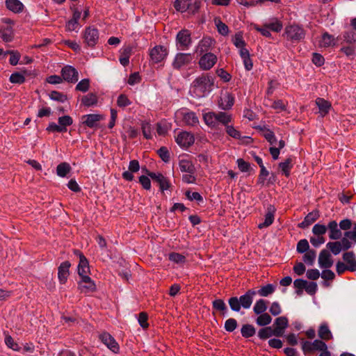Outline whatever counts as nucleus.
Masks as SVG:
<instances>
[{
	"instance_id": "nucleus-1",
	"label": "nucleus",
	"mask_w": 356,
	"mask_h": 356,
	"mask_svg": "<svg viewBox=\"0 0 356 356\" xmlns=\"http://www.w3.org/2000/svg\"><path fill=\"white\" fill-rule=\"evenodd\" d=\"M214 79L209 74H202L191 83L190 94L192 97L200 99L207 97L213 89Z\"/></svg>"
},
{
	"instance_id": "nucleus-2",
	"label": "nucleus",
	"mask_w": 356,
	"mask_h": 356,
	"mask_svg": "<svg viewBox=\"0 0 356 356\" xmlns=\"http://www.w3.org/2000/svg\"><path fill=\"white\" fill-rule=\"evenodd\" d=\"M256 294V291L249 289L239 298L233 296L229 298L228 304L233 312H239L241 308L248 309L250 308Z\"/></svg>"
},
{
	"instance_id": "nucleus-3",
	"label": "nucleus",
	"mask_w": 356,
	"mask_h": 356,
	"mask_svg": "<svg viewBox=\"0 0 356 356\" xmlns=\"http://www.w3.org/2000/svg\"><path fill=\"white\" fill-rule=\"evenodd\" d=\"M175 122L179 125L195 127L199 124L196 113L187 108H181L175 112Z\"/></svg>"
},
{
	"instance_id": "nucleus-4",
	"label": "nucleus",
	"mask_w": 356,
	"mask_h": 356,
	"mask_svg": "<svg viewBox=\"0 0 356 356\" xmlns=\"http://www.w3.org/2000/svg\"><path fill=\"white\" fill-rule=\"evenodd\" d=\"M303 27L296 24L287 25L284 29V36L292 42H299L305 37Z\"/></svg>"
},
{
	"instance_id": "nucleus-5",
	"label": "nucleus",
	"mask_w": 356,
	"mask_h": 356,
	"mask_svg": "<svg viewBox=\"0 0 356 356\" xmlns=\"http://www.w3.org/2000/svg\"><path fill=\"white\" fill-rule=\"evenodd\" d=\"M200 6V2L193 0H176L174 3V7L176 10L184 13L188 11L189 13L195 14L198 11Z\"/></svg>"
},
{
	"instance_id": "nucleus-6",
	"label": "nucleus",
	"mask_w": 356,
	"mask_h": 356,
	"mask_svg": "<svg viewBox=\"0 0 356 356\" xmlns=\"http://www.w3.org/2000/svg\"><path fill=\"white\" fill-rule=\"evenodd\" d=\"M192 43L191 32L187 29L179 31L176 36V45L178 49L186 50Z\"/></svg>"
},
{
	"instance_id": "nucleus-7",
	"label": "nucleus",
	"mask_w": 356,
	"mask_h": 356,
	"mask_svg": "<svg viewBox=\"0 0 356 356\" xmlns=\"http://www.w3.org/2000/svg\"><path fill=\"white\" fill-rule=\"evenodd\" d=\"M323 341L322 339H315L314 341H304L302 343V350L305 353L326 350L327 346Z\"/></svg>"
},
{
	"instance_id": "nucleus-8",
	"label": "nucleus",
	"mask_w": 356,
	"mask_h": 356,
	"mask_svg": "<svg viewBox=\"0 0 356 356\" xmlns=\"http://www.w3.org/2000/svg\"><path fill=\"white\" fill-rule=\"evenodd\" d=\"M168 55V49L162 45H156L149 51L150 60L154 63L163 61Z\"/></svg>"
},
{
	"instance_id": "nucleus-9",
	"label": "nucleus",
	"mask_w": 356,
	"mask_h": 356,
	"mask_svg": "<svg viewBox=\"0 0 356 356\" xmlns=\"http://www.w3.org/2000/svg\"><path fill=\"white\" fill-rule=\"evenodd\" d=\"M85 43L90 47H95L99 41V31L94 26L87 27L83 32Z\"/></svg>"
},
{
	"instance_id": "nucleus-10",
	"label": "nucleus",
	"mask_w": 356,
	"mask_h": 356,
	"mask_svg": "<svg viewBox=\"0 0 356 356\" xmlns=\"http://www.w3.org/2000/svg\"><path fill=\"white\" fill-rule=\"evenodd\" d=\"M193 60V56L191 54L177 53L172 63V67L179 70L182 67L191 64Z\"/></svg>"
},
{
	"instance_id": "nucleus-11",
	"label": "nucleus",
	"mask_w": 356,
	"mask_h": 356,
	"mask_svg": "<svg viewBox=\"0 0 356 356\" xmlns=\"http://www.w3.org/2000/svg\"><path fill=\"white\" fill-rule=\"evenodd\" d=\"M218 60L217 56L211 52L204 53L200 57L198 64L202 70L211 69Z\"/></svg>"
},
{
	"instance_id": "nucleus-12",
	"label": "nucleus",
	"mask_w": 356,
	"mask_h": 356,
	"mask_svg": "<svg viewBox=\"0 0 356 356\" xmlns=\"http://www.w3.org/2000/svg\"><path fill=\"white\" fill-rule=\"evenodd\" d=\"M175 140L180 147H188L194 143L195 138L193 134L184 131L178 134Z\"/></svg>"
},
{
	"instance_id": "nucleus-13",
	"label": "nucleus",
	"mask_w": 356,
	"mask_h": 356,
	"mask_svg": "<svg viewBox=\"0 0 356 356\" xmlns=\"http://www.w3.org/2000/svg\"><path fill=\"white\" fill-rule=\"evenodd\" d=\"M61 76L63 80L69 83H76L79 79L77 70L71 65H66L62 68Z\"/></svg>"
},
{
	"instance_id": "nucleus-14",
	"label": "nucleus",
	"mask_w": 356,
	"mask_h": 356,
	"mask_svg": "<svg viewBox=\"0 0 356 356\" xmlns=\"http://www.w3.org/2000/svg\"><path fill=\"white\" fill-rule=\"evenodd\" d=\"M102 342L112 352L117 353L119 352L120 347L115 339L108 332H104L99 335Z\"/></svg>"
},
{
	"instance_id": "nucleus-15",
	"label": "nucleus",
	"mask_w": 356,
	"mask_h": 356,
	"mask_svg": "<svg viewBox=\"0 0 356 356\" xmlns=\"http://www.w3.org/2000/svg\"><path fill=\"white\" fill-rule=\"evenodd\" d=\"M79 289L83 293L94 292L96 290V285L88 275L83 276L79 282Z\"/></svg>"
},
{
	"instance_id": "nucleus-16",
	"label": "nucleus",
	"mask_w": 356,
	"mask_h": 356,
	"mask_svg": "<svg viewBox=\"0 0 356 356\" xmlns=\"http://www.w3.org/2000/svg\"><path fill=\"white\" fill-rule=\"evenodd\" d=\"M104 119V115L100 114H88L81 117V122L89 128H94Z\"/></svg>"
},
{
	"instance_id": "nucleus-17",
	"label": "nucleus",
	"mask_w": 356,
	"mask_h": 356,
	"mask_svg": "<svg viewBox=\"0 0 356 356\" xmlns=\"http://www.w3.org/2000/svg\"><path fill=\"white\" fill-rule=\"evenodd\" d=\"M234 98L233 95L227 92H222L218 101L219 107L223 110L229 109L234 104Z\"/></svg>"
},
{
	"instance_id": "nucleus-18",
	"label": "nucleus",
	"mask_w": 356,
	"mask_h": 356,
	"mask_svg": "<svg viewBox=\"0 0 356 356\" xmlns=\"http://www.w3.org/2000/svg\"><path fill=\"white\" fill-rule=\"evenodd\" d=\"M148 176L151 177L154 181H156L159 185L160 190L164 191L168 190L170 187V184L168 179L164 177L161 173L148 172Z\"/></svg>"
},
{
	"instance_id": "nucleus-19",
	"label": "nucleus",
	"mask_w": 356,
	"mask_h": 356,
	"mask_svg": "<svg viewBox=\"0 0 356 356\" xmlns=\"http://www.w3.org/2000/svg\"><path fill=\"white\" fill-rule=\"evenodd\" d=\"M75 254L79 257V264L78 265V273L81 277L83 276H88V273L90 271L89 264L86 257L79 250L75 252Z\"/></svg>"
},
{
	"instance_id": "nucleus-20",
	"label": "nucleus",
	"mask_w": 356,
	"mask_h": 356,
	"mask_svg": "<svg viewBox=\"0 0 356 356\" xmlns=\"http://www.w3.org/2000/svg\"><path fill=\"white\" fill-rule=\"evenodd\" d=\"M318 264L321 268H330L332 266L333 260L328 250H321L318 256Z\"/></svg>"
},
{
	"instance_id": "nucleus-21",
	"label": "nucleus",
	"mask_w": 356,
	"mask_h": 356,
	"mask_svg": "<svg viewBox=\"0 0 356 356\" xmlns=\"http://www.w3.org/2000/svg\"><path fill=\"white\" fill-rule=\"evenodd\" d=\"M274 324V336L280 337L283 334L284 329L288 327L289 322L286 317L280 316L275 319Z\"/></svg>"
},
{
	"instance_id": "nucleus-22",
	"label": "nucleus",
	"mask_w": 356,
	"mask_h": 356,
	"mask_svg": "<svg viewBox=\"0 0 356 356\" xmlns=\"http://www.w3.org/2000/svg\"><path fill=\"white\" fill-rule=\"evenodd\" d=\"M214 44V40L210 37H204L196 47V52L200 54L208 53L211 46Z\"/></svg>"
},
{
	"instance_id": "nucleus-23",
	"label": "nucleus",
	"mask_w": 356,
	"mask_h": 356,
	"mask_svg": "<svg viewBox=\"0 0 356 356\" xmlns=\"http://www.w3.org/2000/svg\"><path fill=\"white\" fill-rule=\"evenodd\" d=\"M315 102L318 108V113L321 117L325 116L330 112L332 107L330 102L321 97L316 98Z\"/></svg>"
},
{
	"instance_id": "nucleus-24",
	"label": "nucleus",
	"mask_w": 356,
	"mask_h": 356,
	"mask_svg": "<svg viewBox=\"0 0 356 356\" xmlns=\"http://www.w3.org/2000/svg\"><path fill=\"white\" fill-rule=\"evenodd\" d=\"M329 229V238L332 240H337L339 239L342 233L340 228L338 227V224L337 221L332 220L328 223L327 227Z\"/></svg>"
},
{
	"instance_id": "nucleus-25",
	"label": "nucleus",
	"mask_w": 356,
	"mask_h": 356,
	"mask_svg": "<svg viewBox=\"0 0 356 356\" xmlns=\"http://www.w3.org/2000/svg\"><path fill=\"white\" fill-rule=\"evenodd\" d=\"M337 38H335L332 35L329 34L327 32L323 33L321 40H319V45L321 47L327 48L333 47L337 44Z\"/></svg>"
},
{
	"instance_id": "nucleus-26",
	"label": "nucleus",
	"mask_w": 356,
	"mask_h": 356,
	"mask_svg": "<svg viewBox=\"0 0 356 356\" xmlns=\"http://www.w3.org/2000/svg\"><path fill=\"white\" fill-rule=\"evenodd\" d=\"M318 336L321 339L324 341L332 339L333 335L327 323L323 322L320 325L318 330Z\"/></svg>"
},
{
	"instance_id": "nucleus-27",
	"label": "nucleus",
	"mask_w": 356,
	"mask_h": 356,
	"mask_svg": "<svg viewBox=\"0 0 356 356\" xmlns=\"http://www.w3.org/2000/svg\"><path fill=\"white\" fill-rule=\"evenodd\" d=\"M71 264L69 261H65L60 264L58 267V276L61 283H65L69 275V268Z\"/></svg>"
},
{
	"instance_id": "nucleus-28",
	"label": "nucleus",
	"mask_w": 356,
	"mask_h": 356,
	"mask_svg": "<svg viewBox=\"0 0 356 356\" xmlns=\"http://www.w3.org/2000/svg\"><path fill=\"white\" fill-rule=\"evenodd\" d=\"M319 218L318 211L314 210L309 213L305 217L304 220L298 225L300 228H306L310 225L314 223Z\"/></svg>"
},
{
	"instance_id": "nucleus-29",
	"label": "nucleus",
	"mask_w": 356,
	"mask_h": 356,
	"mask_svg": "<svg viewBox=\"0 0 356 356\" xmlns=\"http://www.w3.org/2000/svg\"><path fill=\"white\" fill-rule=\"evenodd\" d=\"M343 259L345 261L346 265L349 268V271H356V257L355 253L353 251L343 253Z\"/></svg>"
},
{
	"instance_id": "nucleus-30",
	"label": "nucleus",
	"mask_w": 356,
	"mask_h": 356,
	"mask_svg": "<svg viewBox=\"0 0 356 356\" xmlns=\"http://www.w3.org/2000/svg\"><path fill=\"white\" fill-rule=\"evenodd\" d=\"M274 213L275 208L272 206H269L267 209V212L265 215L264 221L258 225L259 229H263L269 227L273 224L274 221Z\"/></svg>"
},
{
	"instance_id": "nucleus-31",
	"label": "nucleus",
	"mask_w": 356,
	"mask_h": 356,
	"mask_svg": "<svg viewBox=\"0 0 356 356\" xmlns=\"http://www.w3.org/2000/svg\"><path fill=\"white\" fill-rule=\"evenodd\" d=\"M6 8L15 13H21L24 9V5L19 0H6Z\"/></svg>"
},
{
	"instance_id": "nucleus-32",
	"label": "nucleus",
	"mask_w": 356,
	"mask_h": 356,
	"mask_svg": "<svg viewBox=\"0 0 356 356\" xmlns=\"http://www.w3.org/2000/svg\"><path fill=\"white\" fill-rule=\"evenodd\" d=\"M239 54L243 60L245 69L248 71L251 70L253 63L250 58L249 51L247 49H242L239 51Z\"/></svg>"
},
{
	"instance_id": "nucleus-33",
	"label": "nucleus",
	"mask_w": 356,
	"mask_h": 356,
	"mask_svg": "<svg viewBox=\"0 0 356 356\" xmlns=\"http://www.w3.org/2000/svg\"><path fill=\"white\" fill-rule=\"evenodd\" d=\"M98 98L96 94L90 92L84 95L81 99V103L85 106L90 107L97 104Z\"/></svg>"
},
{
	"instance_id": "nucleus-34",
	"label": "nucleus",
	"mask_w": 356,
	"mask_h": 356,
	"mask_svg": "<svg viewBox=\"0 0 356 356\" xmlns=\"http://www.w3.org/2000/svg\"><path fill=\"white\" fill-rule=\"evenodd\" d=\"M132 49L131 47H126L121 49L120 51V63L123 66H127L129 63V57L131 54Z\"/></svg>"
},
{
	"instance_id": "nucleus-35",
	"label": "nucleus",
	"mask_w": 356,
	"mask_h": 356,
	"mask_svg": "<svg viewBox=\"0 0 356 356\" xmlns=\"http://www.w3.org/2000/svg\"><path fill=\"white\" fill-rule=\"evenodd\" d=\"M179 166L182 172L194 173L195 168L191 161L186 159L179 161Z\"/></svg>"
},
{
	"instance_id": "nucleus-36",
	"label": "nucleus",
	"mask_w": 356,
	"mask_h": 356,
	"mask_svg": "<svg viewBox=\"0 0 356 356\" xmlns=\"http://www.w3.org/2000/svg\"><path fill=\"white\" fill-rule=\"evenodd\" d=\"M266 303V300L264 299L257 300L253 307L254 312L257 315L265 313L267 309Z\"/></svg>"
},
{
	"instance_id": "nucleus-37",
	"label": "nucleus",
	"mask_w": 356,
	"mask_h": 356,
	"mask_svg": "<svg viewBox=\"0 0 356 356\" xmlns=\"http://www.w3.org/2000/svg\"><path fill=\"white\" fill-rule=\"evenodd\" d=\"M204 120L209 127H216L218 125L217 113L209 112L204 115Z\"/></svg>"
},
{
	"instance_id": "nucleus-38",
	"label": "nucleus",
	"mask_w": 356,
	"mask_h": 356,
	"mask_svg": "<svg viewBox=\"0 0 356 356\" xmlns=\"http://www.w3.org/2000/svg\"><path fill=\"white\" fill-rule=\"evenodd\" d=\"M0 37L4 42H10L13 38V31L11 27L0 29Z\"/></svg>"
},
{
	"instance_id": "nucleus-39",
	"label": "nucleus",
	"mask_w": 356,
	"mask_h": 356,
	"mask_svg": "<svg viewBox=\"0 0 356 356\" xmlns=\"http://www.w3.org/2000/svg\"><path fill=\"white\" fill-rule=\"evenodd\" d=\"M241 335L245 338L254 336L256 333L254 327L250 324L243 325L241 329Z\"/></svg>"
},
{
	"instance_id": "nucleus-40",
	"label": "nucleus",
	"mask_w": 356,
	"mask_h": 356,
	"mask_svg": "<svg viewBox=\"0 0 356 356\" xmlns=\"http://www.w3.org/2000/svg\"><path fill=\"white\" fill-rule=\"evenodd\" d=\"M285 146V142L282 140H280L278 142L277 147V145H273L270 147L269 152L274 160H277L279 158L280 150Z\"/></svg>"
},
{
	"instance_id": "nucleus-41",
	"label": "nucleus",
	"mask_w": 356,
	"mask_h": 356,
	"mask_svg": "<svg viewBox=\"0 0 356 356\" xmlns=\"http://www.w3.org/2000/svg\"><path fill=\"white\" fill-rule=\"evenodd\" d=\"M214 22L217 28L218 32L222 35H227L229 33V28L228 26L222 22L220 18L216 17L214 19Z\"/></svg>"
},
{
	"instance_id": "nucleus-42",
	"label": "nucleus",
	"mask_w": 356,
	"mask_h": 356,
	"mask_svg": "<svg viewBox=\"0 0 356 356\" xmlns=\"http://www.w3.org/2000/svg\"><path fill=\"white\" fill-rule=\"evenodd\" d=\"M71 170L70 165L65 162L61 163L57 165L56 173L60 177H65Z\"/></svg>"
},
{
	"instance_id": "nucleus-43",
	"label": "nucleus",
	"mask_w": 356,
	"mask_h": 356,
	"mask_svg": "<svg viewBox=\"0 0 356 356\" xmlns=\"http://www.w3.org/2000/svg\"><path fill=\"white\" fill-rule=\"evenodd\" d=\"M58 122L62 129H63V132H66L67 127L72 124L73 120L70 115H64L58 118Z\"/></svg>"
},
{
	"instance_id": "nucleus-44",
	"label": "nucleus",
	"mask_w": 356,
	"mask_h": 356,
	"mask_svg": "<svg viewBox=\"0 0 356 356\" xmlns=\"http://www.w3.org/2000/svg\"><path fill=\"white\" fill-rule=\"evenodd\" d=\"M265 26L269 29V30L275 32H280L283 28L282 23L277 19H273L271 22L265 23Z\"/></svg>"
},
{
	"instance_id": "nucleus-45",
	"label": "nucleus",
	"mask_w": 356,
	"mask_h": 356,
	"mask_svg": "<svg viewBox=\"0 0 356 356\" xmlns=\"http://www.w3.org/2000/svg\"><path fill=\"white\" fill-rule=\"evenodd\" d=\"M232 115L225 113V112H218L217 113V120L218 124L221 123L227 127V125H229V123L232 121Z\"/></svg>"
},
{
	"instance_id": "nucleus-46",
	"label": "nucleus",
	"mask_w": 356,
	"mask_h": 356,
	"mask_svg": "<svg viewBox=\"0 0 356 356\" xmlns=\"http://www.w3.org/2000/svg\"><path fill=\"white\" fill-rule=\"evenodd\" d=\"M272 321V318L267 313L259 314L256 319V323L258 325L266 326L270 324Z\"/></svg>"
},
{
	"instance_id": "nucleus-47",
	"label": "nucleus",
	"mask_w": 356,
	"mask_h": 356,
	"mask_svg": "<svg viewBox=\"0 0 356 356\" xmlns=\"http://www.w3.org/2000/svg\"><path fill=\"white\" fill-rule=\"evenodd\" d=\"M291 161V159L289 158L279 164L282 173L287 177L290 175V170L292 168Z\"/></svg>"
},
{
	"instance_id": "nucleus-48",
	"label": "nucleus",
	"mask_w": 356,
	"mask_h": 356,
	"mask_svg": "<svg viewBox=\"0 0 356 356\" xmlns=\"http://www.w3.org/2000/svg\"><path fill=\"white\" fill-rule=\"evenodd\" d=\"M316 257V251L314 250H308L303 256V261L307 265L312 266Z\"/></svg>"
},
{
	"instance_id": "nucleus-49",
	"label": "nucleus",
	"mask_w": 356,
	"mask_h": 356,
	"mask_svg": "<svg viewBox=\"0 0 356 356\" xmlns=\"http://www.w3.org/2000/svg\"><path fill=\"white\" fill-rule=\"evenodd\" d=\"M214 309L222 312L223 314L227 312V307L222 299H216L212 302Z\"/></svg>"
},
{
	"instance_id": "nucleus-50",
	"label": "nucleus",
	"mask_w": 356,
	"mask_h": 356,
	"mask_svg": "<svg viewBox=\"0 0 356 356\" xmlns=\"http://www.w3.org/2000/svg\"><path fill=\"white\" fill-rule=\"evenodd\" d=\"M275 291V286L271 284H268L264 286H262L259 291L258 293L259 296L263 297H267L269 295L272 294Z\"/></svg>"
},
{
	"instance_id": "nucleus-51",
	"label": "nucleus",
	"mask_w": 356,
	"mask_h": 356,
	"mask_svg": "<svg viewBox=\"0 0 356 356\" xmlns=\"http://www.w3.org/2000/svg\"><path fill=\"white\" fill-rule=\"evenodd\" d=\"M274 335V330H272L270 327H266L264 328H261L258 332V337L261 339H266L271 336Z\"/></svg>"
},
{
	"instance_id": "nucleus-52",
	"label": "nucleus",
	"mask_w": 356,
	"mask_h": 356,
	"mask_svg": "<svg viewBox=\"0 0 356 356\" xmlns=\"http://www.w3.org/2000/svg\"><path fill=\"white\" fill-rule=\"evenodd\" d=\"M326 246L334 255L339 254L343 250L339 241L329 242Z\"/></svg>"
},
{
	"instance_id": "nucleus-53",
	"label": "nucleus",
	"mask_w": 356,
	"mask_h": 356,
	"mask_svg": "<svg viewBox=\"0 0 356 356\" xmlns=\"http://www.w3.org/2000/svg\"><path fill=\"white\" fill-rule=\"evenodd\" d=\"M327 227L324 225L317 223L312 228V233L316 236H323L327 232Z\"/></svg>"
},
{
	"instance_id": "nucleus-54",
	"label": "nucleus",
	"mask_w": 356,
	"mask_h": 356,
	"mask_svg": "<svg viewBox=\"0 0 356 356\" xmlns=\"http://www.w3.org/2000/svg\"><path fill=\"white\" fill-rule=\"evenodd\" d=\"M152 126L149 122H143L142 123L143 134L146 139H151L152 138Z\"/></svg>"
},
{
	"instance_id": "nucleus-55",
	"label": "nucleus",
	"mask_w": 356,
	"mask_h": 356,
	"mask_svg": "<svg viewBox=\"0 0 356 356\" xmlns=\"http://www.w3.org/2000/svg\"><path fill=\"white\" fill-rule=\"evenodd\" d=\"M90 88V80L88 79H83L80 81L76 86V90L82 92H86Z\"/></svg>"
},
{
	"instance_id": "nucleus-56",
	"label": "nucleus",
	"mask_w": 356,
	"mask_h": 356,
	"mask_svg": "<svg viewBox=\"0 0 356 356\" xmlns=\"http://www.w3.org/2000/svg\"><path fill=\"white\" fill-rule=\"evenodd\" d=\"M9 80L13 83L22 84L25 81V77L19 72H14L10 75Z\"/></svg>"
},
{
	"instance_id": "nucleus-57",
	"label": "nucleus",
	"mask_w": 356,
	"mask_h": 356,
	"mask_svg": "<svg viewBox=\"0 0 356 356\" xmlns=\"http://www.w3.org/2000/svg\"><path fill=\"white\" fill-rule=\"evenodd\" d=\"M169 259L175 264H184L186 261V257L177 252L170 253L169 254Z\"/></svg>"
},
{
	"instance_id": "nucleus-58",
	"label": "nucleus",
	"mask_w": 356,
	"mask_h": 356,
	"mask_svg": "<svg viewBox=\"0 0 356 356\" xmlns=\"http://www.w3.org/2000/svg\"><path fill=\"white\" fill-rule=\"evenodd\" d=\"M233 43L238 49H239V51L242 49H245V42L243 39V36L241 33L235 34L233 38Z\"/></svg>"
},
{
	"instance_id": "nucleus-59",
	"label": "nucleus",
	"mask_w": 356,
	"mask_h": 356,
	"mask_svg": "<svg viewBox=\"0 0 356 356\" xmlns=\"http://www.w3.org/2000/svg\"><path fill=\"white\" fill-rule=\"evenodd\" d=\"M156 127V131L160 136L165 135L170 128V124L167 122H159L157 123Z\"/></svg>"
},
{
	"instance_id": "nucleus-60",
	"label": "nucleus",
	"mask_w": 356,
	"mask_h": 356,
	"mask_svg": "<svg viewBox=\"0 0 356 356\" xmlns=\"http://www.w3.org/2000/svg\"><path fill=\"white\" fill-rule=\"evenodd\" d=\"M309 248V245L307 239H301L297 244V252L299 253L307 252Z\"/></svg>"
},
{
	"instance_id": "nucleus-61",
	"label": "nucleus",
	"mask_w": 356,
	"mask_h": 356,
	"mask_svg": "<svg viewBox=\"0 0 356 356\" xmlns=\"http://www.w3.org/2000/svg\"><path fill=\"white\" fill-rule=\"evenodd\" d=\"M307 281L302 279H296L293 282V286L297 289L296 293L298 295L302 293V289H305Z\"/></svg>"
},
{
	"instance_id": "nucleus-62",
	"label": "nucleus",
	"mask_w": 356,
	"mask_h": 356,
	"mask_svg": "<svg viewBox=\"0 0 356 356\" xmlns=\"http://www.w3.org/2000/svg\"><path fill=\"white\" fill-rule=\"evenodd\" d=\"M237 327V321L236 319L230 318L225 323V330L229 332H233Z\"/></svg>"
},
{
	"instance_id": "nucleus-63",
	"label": "nucleus",
	"mask_w": 356,
	"mask_h": 356,
	"mask_svg": "<svg viewBox=\"0 0 356 356\" xmlns=\"http://www.w3.org/2000/svg\"><path fill=\"white\" fill-rule=\"evenodd\" d=\"M50 98L52 100L57 101L59 102H65L67 100V96L58 91H52L49 95Z\"/></svg>"
},
{
	"instance_id": "nucleus-64",
	"label": "nucleus",
	"mask_w": 356,
	"mask_h": 356,
	"mask_svg": "<svg viewBox=\"0 0 356 356\" xmlns=\"http://www.w3.org/2000/svg\"><path fill=\"white\" fill-rule=\"evenodd\" d=\"M80 27L79 22L72 18L67 21L65 25L66 30L68 31H77Z\"/></svg>"
}]
</instances>
